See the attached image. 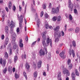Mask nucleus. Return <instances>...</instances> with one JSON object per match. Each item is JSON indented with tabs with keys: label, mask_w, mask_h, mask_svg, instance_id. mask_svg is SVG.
<instances>
[{
	"label": "nucleus",
	"mask_w": 80,
	"mask_h": 80,
	"mask_svg": "<svg viewBox=\"0 0 80 80\" xmlns=\"http://www.w3.org/2000/svg\"><path fill=\"white\" fill-rule=\"evenodd\" d=\"M61 33L60 32V31H57L54 33V37L55 38V42H58L59 41V38L61 37Z\"/></svg>",
	"instance_id": "1"
},
{
	"label": "nucleus",
	"mask_w": 80,
	"mask_h": 80,
	"mask_svg": "<svg viewBox=\"0 0 80 80\" xmlns=\"http://www.w3.org/2000/svg\"><path fill=\"white\" fill-rule=\"evenodd\" d=\"M59 12V8L58 7H57L56 8H52L51 13L52 14H57Z\"/></svg>",
	"instance_id": "2"
},
{
	"label": "nucleus",
	"mask_w": 80,
	"mask_h": 80,
	"mask_svg": "<svg viewBox=\"0 0 80 80\" xmlns=\"http://www.w3.org/2000/svg\"><path fill=\"white\" fill-rule=\"evenodd\" d=\"M7 62L6 61V59H4L3 60L2 58H1L0 59V63L1 65H2L3 67H5V65H6V63Z\"/></svg>",
	"instance_id": "3"
},
{
	"label": "nucleus",
	"mask_w": 80,
	"mask_h": 80,
	"mask_svg": "<svg viewBox=\"0 0 80 80\" xmlns=\"http://www.w3.org/2000/svg\"><path fill=\"white\" fill-rule=\"evenodd\" d=\"M68 7L69 8V10H71V11H73V4L72 3V2H71V0H69L68 2Z\"/></svg>",
	"instance_id": "4"
},
{
	"label": "nucleus",
	"mask_w": 80,
	"mask_h": 80,
	"mask_svg": "<svg viewBox=\"0 0 80 80\" xmlns=\"http://www.w3.org/2000/svg\"><path fill=\"white\" fill-rule=\"evenodd\" d=\"M16 35L15 34H14L12 35V45H15V40H16Z\"/></svg>",
	"instance_id": "5"
},
{
	"label": "nucleus",
	"mask_w": 80,
	"mask_h": 80,
	"mask_svg": "<svg viewBox=\"0 0 80 80\" xmlns=\"http://www.w3.org/2000/svg\"><path fill=\"white\" fill-rule=\"evenodd\" d=\"M62 73L63 74H67L68 76H69V75H70L69 71L67 70L66 68L64 69L62 71Z\"/></svg>",
	"instance_id": "6"
},
{
	"label": "nucleus",
	"mask_w": 80,
	"mask_h": 80,
	"mask_svg": "<svg viewBox=\"0 0 80 80\" xmlns=\"http://www.w3.org/2000/svg\"><path fill=\"white\" fill-rule=\"evenodd\" d=\"M15 27V23L13 21H11L9 25V27L11 29H12Z\"/></svg>",
	"instance_id": "7"
},
{
	"label": "nucleus",
	"mask_w": 80,
	"mask_h": 80,
	"mask_svg": "<svg viewBox=\"0 0 80 80\" xmlns=\"http://www.w3.org/2000/svg\"><path fill=\"white\" fill-rule=\"evenodd\" d=\"M39 53L40 56H44L45 54V51L42 49L40 50L39 52Z\"/></svg>",
	"instance_id": "8"
},
{
	"label": "nucleus",
	"mask_w": 80,
	"mask_h": 80,
	"mask_svg": "<svg viewBox=\"0 0 80 80\" xmlns=\"http://www.w3.org/2000/svg\"><path fill=\"white\" fill-rule=\"evenodd\" d=\"M60 56L62 58H63V59H64L66 58V56L64 54V52H62L60 53Z\"/></svg>",
	"instance_id": "9"
},
{
	"label": "nucleus",
	"mask_w": 80,
	"mask_h": 80,
	"mask_svg": "<svg viewBox=\"0 0 80 80\" xmlns=\"http://www.w3.org/2000/svg\"><path fill=\"white\" fill-rule=\"evenodd\" d=\"M47 42L46 43L47 44H48L50 42V45L52 47V40L51 39L50 40V38H47L46 40Z\"/></svg>",
	"instance_id": "10"
},
{
	"label": "nucleus",
	"mask_w": 80,
	"mask_h": 80,
	"mask_svg": "<svg viewBox=\"0 0 80 80\" xmlns=\"http://www.w3.org/2000/svg\"><path fill=\"white\" fill-rule=\"evenodd\" d=\"M22 39H20V41H19V47H20L21 48H22V47H23V43H22Z\"/></svg>",
	"instance_id": "11"
},
{
	"label": "nucleus",
	"mask_w": 80,
	"mask_h": 80,
	"mask_svg": "<svg viewBox=\"0 0 80 80\" xmlns=\"http://www.w3.org/2000/svg\"><path fill=\"white\" fill-rule=\"evenodd\" d=\"M59 74H58V80H62V78H61V76L62 75V74L61 73V72H58Z\"/></svg>",
	"instance_id": "12"
},
{
	"label": "nucleus",
	"mask_w": 80,
	"mask_h": 80,
	"mask_svg": "<svg viewBox=\"0 0 80 80\" xmlns=\"http://www.w3.org/2000/svg\"><path fill=\"white\" fill-rule=\"evenodd\" d=\"M71 77L73 80H75V73L74 72L72 73Z\"/></svg>",
	"instance_id": "13"
},
{
	"label": "nucleus",
	"mask_w": 80,
	"mask_h": 80,
	"mask_svg": "<svg viewBox=\"0 0 80 80\" xmlns=\"http://www.w3.org/2000/svg\"><path fill=\"white\" fill-rule=\"evenodd\" d=\"M42 62L41 61H38L37 65L38 67L39 68L41 67V66H42Z\"/></svg>",
	"instance_id": "14"
},
{
	"label": "nucleus",
	"mask_w": 80,
	"mask_h": 80,
	"mask_svg": "<svg viewBox=\"0 0 80 80\" xmlns=\"http://www.w3.org/2000/svg\"><path fill=\"white\" fill-rule=\"evenodd\" d=\"M5 31L7 34L8 33V32H9V30H8V27L6 26L5 27Z\"/></svg>",
	"instance_id": "15"
},
{
	"label": "nucleus",
	"mask_w": 80,
	"mask_h": 80,
	"mask_svg": "<svg viewBox=\"0 0 80 80\" xmlns=\"http://www.w3.org/2000/svg\"><path fill=\"white\" fill-rule=\"evenodd\" d=\"M9 48H10L9 53V55H12V48L11 47V46L10 45L9 46Z\"/></svg>",
	"instance_id": "16"
},
{
	"label": "nucleus",
	"mask_w": 80,
	"mask_h": 80,
	"mask_svg": "<svg viewBox=\"0 0 80 80\" xmlns=\"http://www.w3.org/2000/svg\"><path fill=\"white\" fill-rule=\"evenodd\" d=\"M12 2H9V4H8V7L9 9H11L12 8Z\"/></svg>",
	"instance_id": "17"
},
{
	"label": "nucleus",
	"mask_w": 80,
	"mask_h": 80,
	"mask_svg": "<svg viewBox=\"0 0 80 80\" xmlns=\"http://www.w3.org/2000/svg\"><path fill=\"white\" fill-rule=\"evenodd\" d=\"M8 72H12V67L11 66H9L8 67Z\"/></svg>",
	"instance_id": "18"
},
{
	"label": "nucleus",
	"mask_w": 80,
	"mask_h": 80,
	"mask_svg": "<svg viewBox=\"0 0 80 80\" xmlns=\"http://www.w3.org/2000/svg\"><path fill=\"white\" fill-rule=\"evenodd\" d=\"M4 57L6 58L7 59L8 58V54L7 53V52H5L4 53Z\"/></svg>",
	"instance_id": "19"
},
{
	"label": "nucleus",
	"mask_w": 80,
	"mask_h": 80,
	"mask_svg": "<svg viewBox=\"0 0 80 80\" xmlns=\"http://www.w3.org/2000/svg\"><path fill=\"white\" fill-rule=\"evenodd\" d=\"M20 19H18L19 20V22L21 23H22L23 22V17L22 15L20 16Z\"/></svg>",
	"instance_id": "20"
},
{
	"label": "nucleus",
	"mask_w": 80,
	"mask_h": 80,
	"mask_svg": "<svg viewBox=\"0 0 80 80\" xmlns=\"http://www.w3.org/2000/svg\"><path fill=\"white\" fill-rule=\"evenodd\" d=\"M37 75H38V73L37 72L35 71L34 72L33 76L34 78H37Z\"/></svg>",
	"instance_id": "21"
},
{
	"label": "nucleus",
	"mask_w": 80,
	"mask_h": 80,
	"mask_svg": "<svg viewBox=\"0 0 80 80\" xmlns=\"http://www.w3.org/2000/svg\"><path fill=\"white\" fill-rule=\"evenodd\" d=\"M7 68L6 67L3 70L2 73L5 74V73H7Z\"/></svg>",
	"instance_id": "22"
},
{
	"label": "nucleus",
	"mask_w": 80,
	"mask_h": 80,
	"mask_svg": "<svg viewBox=\"0 0 80 80\" xmlns=\"http://www.w3.org/2000/svg\"><path fill=\"white\" fill-rule=\"evenodd\" d=\"M9 41V40L8 39V37L6 38L5 41V44H6V45H7V44L8 43Z\"/></svg>",
	"instance_id": "23"
},
{
	"label": "nucleus",
	"mask_w": 80,
	"mask_h": 80,
	"mask_svg": "<svg viewBox=\"0 0 80 80\" xmlns=\"http://www.w3.org/2000/svg\"><path fill=\"white\" fill-rule=\"evenodd\" d=\"M35 20H37L38 22H39V19H38V17L37 13H36L35 14Z\"/></svg>",
	"instance_id": "24"
},
{
	"label": "nucleus",
	"mask_w": 80,
	"mask_h": 80,
	"mask_svg": "<svg viewBox=\"0 0 80 80\" xmlns=\"http://www.w3.org/2000/svg\"><path fill=\"white\" fill-rule=\"evenodd\" d=\"M42 40L43 41H45L46 40V36L44 35V34L42 36Z\"/></svg>",
	"instance_id": "25"
},
{
	"label": "nucleus",
	"mask_w": 80,
	"mask_h": 80,
	"mask_svg": "<svg viewBox=\"0 0 80 80\" xmlns=\"http://www.w3.org/2000/svg\"><path fill=\"white\" fill-rule=\"evenodd\" d=\"M26 68L27 69H28L30 68V65L28 63H26L25 64Z\"/></svg>",
	"instance_id": "26"
},
{
	"label": "nucleus",
	"mask_w": 80,
	"mask_h": 80,
	"mask_svg": "<svg viewBox=\"0 0 80 80\" xmlns=\"http://www.w3.org/2000/svg\"><path fill=\"white\" fill-rule=\"evenodd\" d=\"M69 53L70 55H72V54L73 53V50H72V48H71L69 50Z\"/></svg>",
	"instance_id": "27"
},
{
	"label": "nucleus",
	"mask_w": 80,
	"mask_h": 80,
	"mask_svg": "<svg viewBox=\"0 0 80 80\" xmlns=\"http://www.w3.org/2000/svg\"><path fill=\"white\" fill-rule=\"evenodd\" d=\"M80 31V28H77L75 30V32L76 33H78Z\"/></svg>",
	"instance_id": "28"
},
{
	"label": "nucleus",
	"mask_w": 80,
	"mask_h": 80,
	"mask_svg": "<svg viewBox=\"0 0 80 80\" xmlns=\"http://www.w3.org/2000/svg\"><path fill=\"white\" fill-rule=\"evenodd\" d=\"M59 29V26H57L56 28L54 29V31H55V32H59V31H58V30Z\"/></svg>",
	"instance_id": "29"
},
{
	"label": "nucleus",
	"mask_w": 80,
	"mask_h": 80,
	"mask_svg": "<svg viewBox=\"0 0 80 80\" xmlns=\"http://www.w3.org/2000/svg\"><path fill=\"white\" fill-rule=\"evenodd\" d=\"M67 63L68 65H70V64H72L71 63V60L70 59H68L67 61Z\"/></svg>",
	"instance_id": "30"
},
{
	"label": "nucleus",
	"mask_w": 80,
	"mask_h": 80,
	"mask_svg": "<svg viewBox=\"0 0 80 80\" xmlns=\"http://www.w3.org/2000/svg\"><path fill=\"white\" fill-rule=\"evenodd\" d=\"M75 73L76 75L77 76H79V73L78 72V70L77 69L75 70Z\"/></svg>",
	"instance_id": "31"
},
{
	"label": "nucleus",
	"mask_w": 80,
	"mask_h": 80,
	"mask_svg": "<svg viewBox=\"0 0 80 80\" xmlns=\"http://www.w3.org/2000/svg\"><path fill=\"white\" fill-rule=\"evenodd\" d=\"M17 59H18V57L17 56H15L14 57V62L15 63H16V62L17 61Z\"/></svg>",
	"instance_id": "32"
},
{
	"label": "nucleus",
	"mask_w": 80,
	"mask_h": 80,
	"mask_svg": "<svg viewBox=\"0 0 80 80\" xmlns=\"http://www.w3.org/2000/svg\"><path fill=\"white\" fill-rule=\"evenodd\" d=\"M73 67V65H72V64H69V66L68 67V68L69 70H71V69H72V68Z\"/></svg>",
	"instance_id": "33"
},
{
	"label": "nucleus",
	"mask_w": 80,
	"mask_h": 80,
	"mask_svg": "<svg viewBox=\"0 0 80 80\" xmlns=\"http://www.w3.org/2000/svg\"><path fill=\"white\" fill-rule=\"evenodd\" d=\"M42 7L43 9H45L47 8V4H44L42 5Z\"/></svg>",
	"instance_id": "34"
},
{
	"label": "nucleus",
	"mask_w": 80,
	"mask_h": 80,
	"mask_svg": "<svg viewBox=\"0 0 80 80\" xmlns=\"http://www.w3.org/2000/svg\"><path fill=\"white\" fill-rule=\"evenodd\" d=\"M23 75L25 77L26 79H27V73L25 72H23Z\"/></svg>",
	"instance_id": "35"
},
{
	"label": "nucleus",
	"mask_w": 80,
	"mask_h": 80,
	"mask_svg": "<svg viewBox=\"0 0 80 80\" xmlns=\"http://www.w3.org/2000/svg\"><path fill=\"white\" fill-rule=\"evenodd\" d=\"M42 45L44 47L47 46V44H46V42H45V41H42Z\"/></svg>",
	"instance_id": "36"
},
{
	"label": "nucleus",
	"mask_w": 80,
	"mask_h": 80,
	"mask_svg": "<svg viewBox=\"0 0 80 80\" xmlns=\"http://www.w3.org/2000/svg\"><path fill=\"white\" fill-rule=\"evenodd\" d=\"M61 17L60 16H58L57 18V20L58 22H60L61 20Z\"/></svg>",
	"instance_id": "37"
},
{
	"label": "nucleus",
	"mask_w": 80,
	"mask_h": 80,
	"mask_svg": "<svg viewBox=\"0 0 80 80\" xmlns=\"http://www.w3.org/2000/svg\"><path fill=\"white\" fill-rule=\"evenodd\" d=\"M15 78H19V75L17 73H15Z\"/></svg>",
	"instance_id": "38"
},
{
	"label": "nucleus",
	"mask_w": 80,
	"mask_h": 80,
	"mask_svg": "<svg viewBox=\"0 0 80 80\" xmlns=\"http://www.w3.org/2000/svg\"><path fill=\"white\" fill-rule=\"evenodd\" d=\"M45 18H48V17H49V16L47 13H46L45 14Z\"/></svg>",
	"instance_id": "39"
},
{
	"label": "nucleus",
	"mask_w": 80,
	"mask_h": 80,
	"mask_svg": "<svg viewBox=\"0 0 80 80\" xmlns=\"http://www.w3.org/2000/svg\"><path fill=\"white\" fill-rule=\"evenodd\" d=\"M72 43L74 47H75V46H76V42H75V41H73L72 42Z\"/></svg>",
	"instance_id": "40"
},
{
	"label": "nucleus",
	"mask_w": 80,
	"mask_h": 80,
	"mask_svg": "<svg viewBox=\"0 0 80 80\" xmlns=\"http://www.w3.org/2000/svg\"><path fill=\"white\" fill-rule=\"evenodd\" d=\"M57 17H55V16L54 17L52 18L53 21L54 22H55V21L57 20Z\"/></svg>",
	"instance_id": "41"
},
{
	"label": "nucleus",
	"mask_w": 80,
	"mask_h": 80,
	"mask_svg": "<svg viewBox=\"0 0 80 80\" xmlns=\"http://www.w3.org/2000/svg\"><path fill=\"white\" fill-rule=\"evenodd\" d=\"M13 50H15L16 48H17V44H15L14 45H13Z\"/></svg>",
	"instance_id": "42"
},
{
	"label": "nucleus",
	"mask_w": 80,
	"mask_h": 80,
	"mask_svg": "<svg viewBox=\"0 0 80 80\" xmlns=\"http://www.w3.org/2000/svg\"><path fill=\"white\" fill-rule=\"evenodd\" d=\"M45 27L46 28H47V29L49 27V25H48V24H46L45 25Z\"/></svg>",
	"instance_id": "43"
},
{
	"label": "nucleus",
	"mask_w": 80,
	"mask_h": 80,
	"mask_svg": "<svg viewBox=\"0 0 80 80\" xmlns=\"http://www.w3.org/2000/svg\"><path fill=\"white\" fill-rule=\"evenodd\" d=\"M22 22H19V28L21 29V28H22Z\"/></svg>",
	"instance_id": "44"
},
{
	"label": "nucleus",
	"mask_w": 80,
	"mask_h": 80,
	"mask_svg": "<svg viewBox=\"0 0 80 80\" xmlns=\"http://www.w3.org/2000/svg\"><path fill=\"white\" fill-rule=\"evenodd\" d=\"M69 20H72V15H71V14L69 15Z\"/></svg>",
	"instance_id": "45"
},
{
	"label": "nucleus",
	"mask_w": 80,
	"mask_h": 80,
	"mask_svg": "<svg viewBox=\"0 0 80 80\" xmlns=\"http://www.w3.org/2000/svg\"><path fill=\"white\" fill-rule=\"evenodd\" d=\"M72 55L73 58L75 57V52H74V50H72Z\"/></svg>",
	"instance_id": "46"
},
{
	"label": "nucleus",
	"mask_w": 80,
	"mask_h": 80,
	"mask_svg": "<svg viewBox=\"0 0 80 80\" xmlns=\"http://www.w3.org/2000/svg\"><path fill=\"white\" fill-rule=\"evenodd\" d=\"M12 10L13 11H15L16 10V7H15V6L14 5L12 7Z\"/></svg>",
	"instance_id": "47"
},
{
	"label": "nucleus",
	"mask_w": 80,
	"mask_h": 80,
	"mask_svg": "<svg viewBox=\"0 0 80 80\" xmlns=\"http://www.w3.org/2000/svg\"><path fill=\"white\" fill-rule=\"evenodd\" d=\"M5 15H2V22H3L4 21V19H5Z\"/></svg>",
	"instance_id": "48"
},
{
	"label": "nucleus",
	"mask_w": 80,
	"mask_h": 80,
	"mask_svg": "<svg viewBox=\"0 0 80 80\" xmlns=\"http://www.w3.org/2000/svg\"><path fill=\"white\" fill-rule=\"evenodd\" d=\"M74 13H75V14H77V9H75L74 10Z\"/></svg>",
	"instance_id": "49"
},
{
	"label": "nucleus",
	"mask_w": 80,
	"mask_h": 80,
	"mask_svg": "<svg viewBox=\"0 0 80 80\" xmlns=\"http://www.w3.org/2000/svg\"><path fill=\"white\" fill-rule=\"evenodd\" d=\"M4 38H5V36H4V35L2 34L1 36V39L2 40H3L4 39Z\"/></svg>",
	"instance_id": "50"
},
{
	"label": "nucleus",
	"mask_w": 80,
	"mask_h": 80,
	"mask_svg": "<svg viewBox=\"0 0 80 80\" xmlns=\"http://www.w3.org/2000/svg\"><path fill=\"white\" fill-rule=\"evenodd\" d=\"M43 12L42 11L41 12V14H40L41 17H43Z\"/></svg>",
	"instance_id": "51"
},
{
	"label": "nucleus",
	"mask_w": 80,
	"mask_h": 80,
	"mask_svg": "<svg viewBox=\"0 0 80 80\" xmlns=\"http://www.w3.org/2000/svg\"><path fill=\"white\" fill-rule=\"evenodd\" d=\"M52 3H50L49 5V7L48 8H52Z\"/></svg>",
	"instance_id": "52"
},
{
	"label": "nucleus",
	"mask_w": 80,
	"mask_h": 80,
	"mask_svg": "<svg viewBox=\"0 0 80 80\" xmlns=\"http://www.w3.org/2000/svg\"><path fill=\"white\" fill-rule=\"evenodd\" d=\"M17 33H19V32H20V29L18 28L17 29Z\"/></svg>",
	"instance_id": "53"
},
{
	"label": "nucleus",
	"mask_w": 80,
	"mask_h": 80,
	"mask_svg": "<svg viewBox=\"0 0 80 80\" xmlns=\"http://www.w3.org/2000/svg\"><path fill=\"white\" fill-rule=\"evenodd\" d=\"M49 65H48V64L47 65V70H48V71L49 70Z\"/></svg>",
	"instance_id": "54"
},
{
	"label": "nucleus",
	"mask_w": 80,
	"mask_h": 80,
	"mask_svg": "<svg viewBox=\"0 0 80 80\" xmlns=\"http://www.w3.org/2000/svg\"><path fill=\"white\" fill-rule=\"evenodd\" d=\"M61 33H62V37H63L64 35V32H63V31H61Z\"/></svg>",
	"instance_id": "55"
},
{
	"label": "nucleus",
	"mask_w": 80,
	"mask_h": 80,
	"mask_svg": "<svg viewBox=\"0 0 80 80\" xmlns=\"http://www.w3.org/2000/svg\"><path fill=\"white\" fill-rule=\"evenodd\" d=\"M44 50H45L46 53H48V52L47 51V49L46 48H44Z\"/></svg>",
	"instance_id": "56"
},
{
	"label": "nucleus",
	"mask_w": 80,
	"mask_h": 80,
	"mask_svg": "<svg viewBox=\"0 0 80 80\" xmlns=\"http://www.w3.org/2000/svg\"><path fill=\"white\" fill-rule=\"evenodd\" d=\"M40 41V38H38L36 42H39Z\"/></svg>",
	"instance_id": "57"
},
{
	"label": "nucleus",
	"mask_w": 80,
	"mask_h": 80,
	"mask_svg": "<svg viewBox=\"0 0 80 80\" xmlns=\"http://www.w3.org/2000/svg\"><path fill=\"white\" fill-rule=\"evenodd\" d=\"M19 9L20 12H21L22 11V7L20 6H19Z\"/></svg>",
	"instance_id": "58"
},
{
	"label": "nucleus",
	"mask_w": 80,
	"mask_h": 80,
	"mask_svg": "<svg viewBox=\"0 0 80 80\" xmlns=\"http://www.w3.org/2000/svg\"><path fill=\"white\" fill-rule=\"evenodd\" d=\"M5 9L7 12H8V7H6L5 8Z\"/></svg>",
	"instance_id": "59"
},
{
	"label": "nucleus",
	"mask_w": 80,
	"mask_h": 80,
	"mask_svg": "<svg viewBox=\"0 0 80 80\" xmlns=\"http://www.w3.org/2000/svg\"><path fill=\"white\" fill-rule=\"evenodd\" d=\"M37 25L38 26V27L39 28V25H40V23L39 22H37Z\"/></svg>",
	"instance_id": "60"
},
{
	"label": "nucleus",
	"mask_w": 80,
	"mask_h": 80,
	"mask_svg": "<svg viewBox=\"0 0 80 80\" xmlns=\"http://www.w3.org/2000/svg\"><path fill=\"white\" fill-rule=\"evenodd\" d=\"M25 40H26V41H28V36H26V38H25Z\"/></svg>",
	"instance_id": "61"
},
{
	"label": "nucleus",
	"mask_w": 80,
	"mask_h": 80,
	"mask_svg": "<svg viewBox=\"0 0 80 80\" xmlns=\"http://www.w3.org/2000/svg\"><path fill=\"white\" fill-rule=\"evenodd\" d=\"M15 68H13L12 69V71L13 72H15Z\"/></svg>",
	"instance_id": "62"
},
{
	"label": "nucleus",
	"mask_w": 80,
	"mask_h": 80,
	"mask_svg": "<svg viewBox=\"0 0 80 80\" xmlns=\"http://www.w3.org/2000/svg\"><path fill=\"white\" fill-rule=\"evenodd\" d=\"M72 30H73V28H71L68 29V31H69V32H70V31H72Z\"/></svg>",
	"instance_id": "63"
},
{
	"label": "nucleus",
	"mask_w": 80,
	"mask_h": 80,
	"mask_svg": "<svg viewBox=\"0 0 80 80\" xmlns=\"http://www.w3.org/2000/svg\"><path fill=\"white\" fill-rule=\"evenodd\" d=\"M22 5L23 6H24V5H25V2L24 1H22Z\"/></svg>",
	"instance_id": "64"
}]
</instances>
